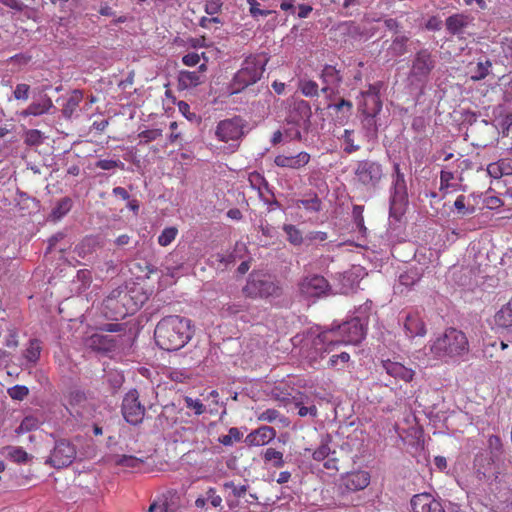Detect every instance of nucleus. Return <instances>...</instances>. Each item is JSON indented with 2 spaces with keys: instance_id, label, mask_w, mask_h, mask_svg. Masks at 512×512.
Masks as SVG:
<instances>
[{
  "instance_id": "obj_56",
  "label": "nucleus",
  "mask_w": 512,
  "mask_h": 512,
  "mask_svg": "<svg viewBox=\"0 0 512 512\" xmlns=\"http://www.w3.org/2000/svg\"><path fill=\"white\" fill-rule=\"evenodd\" d=\"M301 91L305 96L313 97L318 94V85L314 81H305L301 85Z\"/></svg>"
},
{
  "instance_id": "obj_38",
  "label": "nucleus",
  "mask_w": 512,
  "mask_h": 512,
  "mask_svg": "<svg viewBox=\"0 0 512 512\" xmlns=\"http://www.w3.org/2000/svg\"><path fill=\"white\" fill-rule=\"evenodd\" d=\"M264 459L267 462L273 461V466L276 468L283 467L285 462L283 460V454L273 448H268L264 453Z\"/></svg>"
},
{
  "instance_id": "obj_52",
  "label": "nucleus",
  "mask_w": 512,
  "mask_h": 512,
  "mask_svg": "<svg viewBox=\"0 0 512 512\" xmlns=\"http://www.w3.org/2000/svg\"><path fill=\"white\" fill-rule=\"evenodd\" d=\"M284 230L288 235V240L292 244L298 245L302 242L301 233L293 225H285Z\"/></svg>"
},
{
  "instance_id": "obj_45",
  "label": "nucleus",
  "mask_w": 512,
  "mask_h": 512,
  "mask_svg": "<svg viewBox=\"0 0 512 512\" xmlns=\"http://www.w3.org/2000/svg\"><path fill=\"white\" fill-rule=\"evenodd\" d=\"M408 41V38L406 36H398L396 37L392 45L390 47V50L392 51L393 55L395 56H401L406 51V42Z\"/></svg>"
},
{
  "instance_id": "obj_36",
  "label": "nucleus",
  "mask_w": 512,
  "mask_h": 512,
  "mask_svg": "<svg viewBox=\"0 0 512 512\" xmlns=\"http://www.w3.org/2000/svg\"><path fill=\"white\" fill-rule=\"evenodd\" d=\"M41 346L38 340H31L29 346L24 352L25 358L32 363H36L40 357Z\"/></svg>"
},
{
  "instance_id": "obj_3",
  "label": "nucleus",
  "mask_w": 512,
  "mask_h": 512,
  "mask_svg": "<svg viewBox=\"0 0 512 512\" xmlns=\"http://www.w3.org/2000/svg\"><path fill=\"white\" fill-rule=\"evenodd\" d=\"M242 291L246 297L253 299L279 298L283 294L280 281L263 271L251 272Z\"/></svg>"
},
{
  "instance_id": "obj_22",
  "label": "nucleus",
  "mask_w": 512,
  "mask_h": 512,
  "mask_svg": "<svg viewBox=\"0 0 512 512\" xmlns=\"http://www.w3.org/2000/svg\"><path fill=\"white\" fill-rule=\"evenodd\" d=\"M382 367L388 375L394 378H399L405 382H409L413 379L414 371L406 368L401 363L386 360L382 362Z\"/></svg>"
},
{
  "instance_id": "obj_53",
  "label": "nucleus",
  "mask_w": 512,
  "mask_h": 512,
  "mask_svg": "<svg viewBox=\"0 0 512 512\" xmlns=\"http://www.w3.org/2000/svg\"><path fill=\"white\" fill-rule=\"evenodd\" d=\"M96 167L103 170H112L114 168H124V163L116 160L102 159L96 162Z\"/></svg>"
},
{
  "instance_id": "obj_55",
  "label": "nucleus",
  "mask_w": 512,
  "mask_h": 512,
  "mask_svg": "<svg viewBox=\"0 0 512 512\" xmlns=\"http://www.w3.org/2000/svg\"><path fill=\"white\" fill-rule=\"evenodd\" d=\"M44 113H46V111L42 108L40 101L31 103L24 111H22L23 116H39Z\"/></svg>"
},
{
  "instance_id": "obj_47",
  "label": "nucleus",
  "mask_w": 512,
  "mask_h": 512,
  "mask_svg": "<svg viewBox=\"0 0 512 512\" xmlns=\"http://www.w3.org/2000/svg\"><path fill=\"white\" fill-rule=\"evenodd\" d=\"M363 211H364V206H362V205H354L353 206V211H352L353 219L356 224V227L361 232L366 231V227L364 225Z\"/></svg>"
},
{
  "instance_id": "obj_10",
  "label": "nucleus",
  "mask_w": 512,
  "mask_h": 512,
  "mask_svg": "<svg viewBox=\"0 0 512 512\" xmlns=\"http://www.w3.org/2000/svg\"><path fill=\"white\" fill-rule=\"evenodd\" d=\"M393 193L390 198V216L397 217L401 213L402 207L407 202V186L404 174L400 170V165L395 163L394 166Z\"/></svg>"
},
{
  "instance_id": "obj_20",
  "label": "nucleus",
  "mask_w": 512,
  "mask_h": 512,
  "mask_svg": "<svg viewBox=\"0 0 512 512\" xmlns=\"http://www.w3.org/2000/svg\"><path fill=\"white\" fill-rule=\"evenodd\" d=\"M473 18L464 14H454L446 19L447 30L454 35L465 33L466 28L472 24Z\"/></svg>"
},
{
  "instance_id": "obj_12",
  "label": "nucleus",
  "mask_w": 512,
  "mask_h": 512,
  "mask_svg": "<svg viewBox=\"0 0 512 512\" xmlns=\"http://www.w3.org/2000/svg\"><path fill=\"white\" fill-rule=\"evenodd\" d=\"M246 122L240 116L222 120L216 127L215 134L220 141L238 140L244 135Z\"/></svg>"
},
{
  "instance_id": "obj_28",
  "label": "nucleus",
  "mask_w": 512,
  "mask_h": 512,
  "mask_svg": "<svg viewBox=\"0 0 512 512\" xmlns=\"http://www.w3.org/2000/svg\"><path fill=\"white\" fill-rule=\"evenodd\" d=\"M328 331L319 333L313 340V346L316 351L330 352L332 347L339 344V341L328 339Z\"/></svg>"
},
{
  "instance_id": "obj_13",
  "label": "nucleus",
  "mask_w": 512,
  "mask_h": 512,
  "mask_svg": "<svg viewBox=\"0 0 512 512\" xmlns=\"http://www.w3.org/2000/svg\"><path fill=\"white\" fill-rule=\"evenodd\" d=\"M300 293L306 298H319L329 294L330 285L321 275H311L299 283Z\"/></svg>"
},
{
  "instance_id": "obj_43",
  "label": "nucleus",
  "mask_w": 512,
  "mask_h": 512,
  "mask_svg": "<svg viewBox=\"0 0 512 512\" xmlns=\"http://www.w3.org/2000/svg\"><path fill=\"white\" fill-rule=\"evenodd\" d=\"M298 205H302L305 209L319 212L321 210L322 202L317 194H314L313 197L309 199H301L298 201Z\"/></svg>"
},
{
  "instance_id": "obj_9",
  "label": "nucleus",
  "mask_w": 512,
  "mask_h": 512,
  "mask_svg": "<svg viewBox=\"0 0 512 512\" xmlns=\"http://www.w3.org/2000/svg\"><path fill=\"white\" fill-rule=\"evenodd\" d=\"M436 61L428 49L419 50L412 60L409 77L413 81L425 83L435 68Z\"/></svg>"
},
{
  "instance_id": "obj_11",
  "label": "nucleus",
  "mask_w": 512,
  "mask_h": 512,
  "mask_svg": "<svg viewBox=\"0 0 512 512\" xmlns=\"http://www.w3.org/2000/svg\"><path fill=\"white\" fill-rule=\"evenodd\" d=\"M311 106L303 99H295L291 104L288 116L287 124L297 127H302L306 132L311 126Z\"/></svg>"
},
{
  "instance_id": "obj_5",
  "label": "nucleus",
  "mask_w": 512,
  "mask_h": 512,
  "mask_svg": "<svg viewBox=\"0 0 512 512\" xmlns=\"http://www.w3.org/2000/svg\"><path fill=\"white\" fill-rule=\"evenodd\" d=\"M267 61L260 56L247 57L230 83V93L238 94L259 81L265 71Z\"/></svg>"
},
{
  "instance_id": "obj_64",
  "label": "nucleus",
  "mask_w": 512,
  "mask_h": 512,
  "mask_svg": "<svg viewBox=\"0 0 512 512\" xmlns=\"http://www.w3.org/2000/svg\"><path fill=\"white\" fill-rule=\"evenodd\" d=\"M350 359V356L348 353L346 352H342L340 354H337V355H333L330 359H329V366L330 367H333V368H336L337 365H338V362L340 361L342 364H345L349 361Z\"/></svg>"
},
{
  "instance_id": "obj_34",
  "label": "nucleus",
  "mask_w": 512,
  "mask_h": 512,
  "mask_svg": "<svg viewBox=\"0 0 512 512\" xmlns=\"http://www.w3.org/2000/svg\"><path fill=\"white\" fill-rule=\"evenodd\" d=\"M330 441V435H326L325 438L322 439L321 445L312 454V457L315 461H323L328 457L331 452L329 447Z\"/></svg>"
},
{
  "instance_id": "obj_49",
  "label": "nucleus",
  "mask_w": 512,
  "mask_h": 512,
  "mask_svg": "<svg viewBox=\"0 0 512 512\" xmlns=\"http://www.w3.org/2000/svg\"><path fill=\"white\" fill-rule=\"evenodd\" d=\"M353 130H344L342 138L344 139V142L346 144L344 151L348 154H351L353 152H356L360 149V147L356 144H354L353 138Z\"/></svg>"
},
{
  "instance_id": "obj_14",
  "label": "nucleus",
  "mask_w": 512,
  "mask_h": 512,
  "mask_svg": "<svg viewBox=\"0 0 512 512\" xmlns=\"http://www.w3.org/2000/svg\"><path fill=\"white\" fill-rule=\"evenodd\" d=\"M367 317L356 316L339 326L340 331L346 336V341L357 344L366 335Z\"/></svg>"
},
{
  "instance_id": "obj_31",
  "label": "nucleus",
  "mask_w": 512,
  "mask_h": 512,
  "mask_svg": "<svg viewBox=\"0 0 512 512\" xmlns=\"http://www.w3.org/2000/svg\"><path fill=\"white\" fill-rule=\"evenodd\" d=\"M7 456L18 464L28 462L32 457L22 448L18 446H7Z\"/></svg>"
},
{
  "instance_id": "obj_27",
  "label": "nucleus",
  "mask_w": 512,
  "mask_h": 512,
  "mask_svg": "<svg viewBox=\"0 0 512 512\" xmlns=\"http://www.w3.org/2000/svg\"><path fill=\"white\" fill-rule=\"evenodd\" d=\"M72 208V200L69 197H63L57 201L55 207L51 210L49 219L52 221L60 220Z\"/></svg>"
},
{
  "instance_id": "obj_7",
  "label": "nucleus",
  "mask_w": 512,
  "mask_h": 512,
  "mask_svg": "<svg viewBox=\"0 0 512 512\" xmlns=\"http://www.w3.org/2000/svg\"><path fill=\"white\" fill-rule=\"evenodd\" d=\"M76 447L67 439H59L51 451L50 456L46 459L48 464L56 469L68 467L76 459Z\"/></svg>"
},
{
  "instance_id": "obj_37",
  "label": "nucleus",
  "mask_w": 512,
  "mask_h": 512,
  "mask_svg": "<svg viewBox=\"0 0 512 512\" xmlns=\"http://www.w3.org/2000/svg\"><path fill=\"white\" fill-rule=\"evenodd\" d=\"M242 437V432L238 428L232 427L227 435L219 437L218 440L224 446H232L234 442L240 441Z\"/></svg>"
},
{
  "instance_id": "obj_61",
  "label": "nucleus",
  "mask_w": 512,
  "mask_h": 512,
  "mask_svg": "<svg viewBox=\"0 0 512 512\" xmlns=\"http://www.w3.org/2000/svg\"><path fill=\"white\" fill-rule=\"evenodd\" d=\"M86 400V395L82 390L76 389L69 393V403L71 405L80 404Z\"/></svg>"
},
{
  "instance_id": "obj_62",
  "label": "nucleus",
  "mask_w": 512,
  "mask_h": 512,
  "mask_svg": "<svg viewBox=\"0 0 512 512\" xmlns=\"http://www.w3.org/2000/svg\"><path fill=\"white\" fill-rule=\"evenodd\" d=\"M221 7V0H208L205 5V12L209 15H214L221 10Z\"/></svg>"
},
{
  "instance_id": "obj_57",
  "label": "nucleus",
  "mask_w": 512,
  "mask_h": 512,
  "mask_svg": "<svg viewBox=\"0 0 512 512\" xmlns=\"http://www.w3.org/2000/svg\"><path fill=\"white\" fill-rule=\"evenodd\" d=\"M162 135V130L160 129H148L144 130L139 134V137L144 139L145 143L156 140Z\"/></svg>"
},
{
  "instance_id": "obj_50",
  "label": "nucleus",
  "mask_w": 512,
  "mask_h": 512,
  "mask_svg": "<svg viewBox=\"0 0 512 512\" xmlns=\"http://www.w3.org/2000/svg\"><path fill=\"white\" fill-rule=\"evenodd\" d=\"M364 128L367 131L368 137H376L377 136L378 128L376 125L375 116H372L371 114H365Z\"/></svg>"
},
{
  "instance_id": "obj_33",
  "label": "nucleus",
  "mask_w": 512,
  "mask_h": 512,
  "mask_svg": "<svg viewBox=\"0 0 512 512\" xmlns=\"http://www.w3.org/2000/svg\"><path fill=\"white\" fill-rule=\"evenodd\" d=\"M488 448L490 450V460H499L503 454V444L499 436L491 435L488 439Z\"/></svg>"
},
{
  "instance_id": "obj_8",
  "label": "nucleus",
  "mask_w": 512,
  "mask_h": 512,
  "mask_svg": "<svg viewBox=\"0 0 512 512\" xmlns=\"http://www.w3.org/2000/svg\"><path fill=\"white\" fill-rule=\"evenodd\" d=\"M123 418L131 425H139L145 416V406L139 400V393L136 389L129 390L121 405Z\"/></svg>"
},
{
  "instance_id": "obj_58",
  "label": "nucleus",
  "mask_w": 512,
  "mask_h": 512,
  "mask_svg": "<svg viewBox=\"0 0 512 512\" xmlns=\"http://www.w3.org/2000/svg\"><path fill=\"white\" fill-rule=\"evenodd\" d=\"M216 261L219 262V265H223L224 268H226L228 265L235 263L237 259V255L235 253H229L227 255L223 254H216L215 256ZM220 266H218L219 268Z\"/></svg>"
},
{
  "instance_id": "obj_4",
  "label": "nucleus",
  "mask_w": 512,
  "mask_h": 512,
  "mask_svg": "<svg viewBox=\"0 0 512 512\" xmlns=\"http://www.w3.org/2000/svg\"><path fill=\"white\" fill-rule=\"evenodd\" d=\"M430 351L437 358L459 357L468 353V339L462 331L448 328L432 343Z\"/></svg>"
},
{
  "instance_id": "obj_1",
  "label": "nucleus",
  "mask_w": 512,
  "mask_h": 512,
  "mask_svg": "<svg viewBox=\"0 0 512 512\" xmlns=\"http://www.w3.org/2000/svg\"><path fill=\"white\" fill-rule=\"evenodd\" d=\"M148 300L144 289L136 284L120 285L113 289L103 300V313L112 320H122L134 314Z\"/></svg>"
},
{
  "instance_id": "obj_42",
  "label": "nucleus",
  "mask_w": 512,
  "mask_h": 512,
  "mask_svg": "<svg viewBox=\"0 0 512 512\" xmlns=\"http://www.w3.org/2000/svg\"><path fill=\"white\" fill-rule=\"evenodd\" d=\"M492 66V62L490 60H486L485 62H478L476 67V72L471 76L473 81H480L486 78L489 74V69Z\"/></svg>"
},
{
  "instance_id": "obj_26",
  "label": "nucleus",
  "mask_w": 512,
  "mask_h": 512,
  "mask_svg": "<svg viewBox=\"0 0 512 512\" xmlns=\"http://www.w3.org/2000/svg\"><path fill=\"white\" fill-rule=\"evenodd\" d=\"M474 469V476L478 481L487 480L492 471L490 461L483 456H476L474 460Z\"/></svg>"
},
{
  "instance_id": "obj_21",
  "label": "nucleus",
  "mask_w": 512,
  "mask_h": 512,
  "mask_svg": "<svg viewBox=\"0 0 512 512\" xmlns=\"http://www.w3.org/2000/svg\"><path fill=\"white\" fill-rule=\"evenodd\" d=\"M345 487L350 491H358L366 488L370 483V475L366 471L349 473L344 479Z\"/></svg>"
},
{
  "instance_id": "obj_15",
  "label": "nucleus",
  "mask_w": 512,
  "mask_h": 512,
  "mask_svg": "<svg viewBox=\"0 0 512 512\" xmlns=\"http://www.w3.org/2000/svg\"><path fill=\"white\" fill-rule=\"evenodd\" d=\"M412 512H445L442 504L430 493L416 494L410 501Z\"/></svg>"
},
{
  "instance_id": "obj_17",
  "label": "nucleus",
  "mask_w": 512,
  "mask_h": 512,
  "mask_svg": "<svg viewBox=\"0 0 512 512\" xmlns=\"http://www.w3.org/2000/svg\"><path fill=\"white\" fill-rule=\"evenodd\" d=\"M276 436V430L270 426H261L249 433L245 438L248 446H263L272 441Z\"/></svg>"
},
{
  "instance_id": "obj_63",
  "label": "nucleus",
  "mask_w": 512,
  "mask_h": 512,
  "mask_svg": "<svg viewBox=\"0 0 512 512\" xmlns=\"http://www.w3.org/2000/svg\"><path fill=\"white\" fill-rule=\"evenodd\" d=\"M186 404L187 407L192 408L195 410L196 415H201L205 411V406L202 404V402L198 399H192L187 397L186 398Z\"/></svg>"
},
{
  "instance_id": "obj_41",
  "label": "nucleus",
  "mask_w": 512,
  "mask_h": 512,
  "mask_svg": "<svg viewBox=\"0 0 512 512\" xmlns=\"http://www.w3.org/2000/svg\"><path fill=\"white\" fill-rule=\"evenodd\" d=\"M143 461L135 456L131 455H117L115 456L116 465L135 468L139 466Z\"/></svg>"
},
{
  "instance_id": "obj_60",
  "label": "nucleus",
  "mask_w": 512,
  "mask_h": 512,
  "mask_svg": "<svg viewBox=\"0 0 512 512\" xmlns=\"http://www.w3.org/2000/svg\"><path fill=\"white\" fill-rule=\"evenodd\" d=\"M280 413L276 409H267L258 415V420L265 422H273L279 417Z\"/></svg>"
},
{
  "instance_id": "obj_44",
  "label": "nucleus",
  "mask_w": 512,
  "mask_h": 512,
  "mask_svg": "<svg viewBox=\"0 0 512 512\" xmlns=\"http://www.w3.org/2000/svg\"><path fill=\"white\" fill-rule=\"evenodd\" d=\"M8 395L13 400L22 401L29 394V389L24 385H15L7 390Z\"/></svg>"
},
{
  "instance_id": "obj_59",
  "label": "nucleus",
  "mask_w": 512,
  "mask_h": 512,
  "mask_svg": "<svg viewBox=\"0 0 512 512\" xmlns=\"http://www.w3.org/2000/svg\"><path fill=\"white\" fill-rule=\"evenodd\" d=\"M224 488L231 489L234 497H237V498H240V497L244 496L245 493L247 492V486L246 485L236 486L234 484V482H232V481L225 482L224 483Z\"/></svg>"
},
{
  "instance_id": "obj_16",
  "label": "nucleus",
  "mask_w": 512,
  "mask_h": 512,
  "mask_svg": "<svg viewBox=\"0 0 512 512\" xmlns=\"http://www.w3.org/2000/svg\"><path fill=\"white\" fill-rule=\"evenodd\" d=\"M85 345L97 352H110L116 347V340L110 335L94 333L85 339Z\"/></svg>"
},
{
  "instance_id": "obj_2",
  "label": "nucleus",
  "mask_w": 512,
  "mask_h": 512,
  "mask_svg": "<svg viewBox=\"0 0 512 512\" xmlns=\"http://www.w3.org/2000/svg\"><path fill=\"white\" fill-rule=\"evenodd\" d=\"M191 321L178 315L162 318L156 325L154 338L156 344L166 351H177L192 338Z\"/></svg>"
},
{
  "instance_id": "obj_39",
  "label": "nucleus",
  "mask_w": 512,
  "mask_h": 512,
  "mask_svg": "<svg viewBox=\"0 0 512 512\" xmlns=\"http://www.w3.org/2000/svg\"><path fill=\"white\" fill-rule=\"evenodd\" d=\"M496 497L499 500L500 504L502 505V507H497L498 509L501 510V512L512 511V492L500 490Z\"/></svg>"
},
{
  "instance_id": "obj_30",
  "label": "nucleus",
  "mask_w": 512,
  "mask_h": 512,
  "mask_svg": "<svg viewBox=\"0 0 512 512\" xmlns=\"http://www.w3.org/2000/svg\"><path fill=\"white\" fill-rule=\"evenodd\" d=\"M83 99V94L80 90H74L71 96L67 99L64 107H63V115L67 118H70L76 108L79 106L80 102Z\"/></svg>"
},
{
  "instance_id": "obj_6",
  "label": "nucleus",
  "mask_w": 512,
  "mask_h": 512,
  "mask_svg": "<svg viewBox=\"0 0 512 512\" xmlns=\"http://www.w3.org/2000/svg\"><path fill=\"white\" fill-rule=\"evenodd\" d=\"M355 181L367 191H375L384 177L383 165L371 159L360 160L354 169Z\"/></svg>"
},
{
  "instance_id": "obj_40",
  "label": "nucleus",
  "mask_w": 512,
  "mask_h": 512,
  "mask_svg": "<svg viewBox=\"0 0 512 512\" xmlns=\"http://www.w3.org/2000/svg\"><path fill=\"white\" fill-rule=\"evenodd\" d=\"M178 234V230L175 227H167L165 228L158 237L159 245L165 247L171 244L172 241L176 238Z\"/></svg>"
},
{
  "instance_id": "obj_48",
  "label": "nucleus",
  "mask_w": 512,
  "mask_h": 512,
  "mask_svg": "<svg viewBox=\"0 0 512 512\" xmlns=\"http://www.w3.org/2000/svg\"><path fill=\"white\" fill-rule=\"evenodd\" d=\"M43 141V135L39 130L31 129L26 132L25 143L29 146L40 145Z\"/></svg>"
},
{
  "instance_id": "obj_32",
  "label": "nucleus",
  "mask_w": 512,
  "mask_h": 512,
  "mask_svg": "<svg viewBox=\"0 0 512 512\" xmlns=\"http://www.w3.org/2000/svg\"><path fill=\"white\" fill-rule=\"evenodd\" d=\"M248 180L250 182L251 187L259 191V196L261 198H262V192H261L262 188H265L269 193L272 194V196H274L273 192L270 190L267 180L260 173H258L256 171L250 173Z\"/></svg>"
},
{
  "instance_id": "obj_46",
  "label": "nucleus",
  "mask_w": 512,
  "mask_h": 512,
  "mask_svg": "<svg viewBox=\"0 0 512 512\" xmlns=\"http://www.w3.org/2000/svg\"><path fill=\"white\" fill-rule=\"evenodd\" d=\"M418 273L415 270L407 271L399 276V284L411 287L419 281Z\"/></svg>"
},
{
  "instance_id": "obj_19",
  "label": "nucleus",
  "mask_w": 512,
  "mask_h": 512,
  "mask_svg": "<svg viewBox=\"0 0 512 512\" xmlns=\"http://www.w3.org/2000/svg\"><path fill=\"white\" fill-rule=\"evenodd\" d=\"M321 78L325 86L322 88V92L328 94V92L333 93V88L338 87L342 82V75L340 74V70L336 69V67L332 65H325Z\"/></svg>"
},
{
  "instance_id": "obj_25",
  "label": "nucleus",
  "mask_w": 512,
  "mask_h": 512,
  "mask_svg": "<svg viewBox=\"0 0 512 512\" xmlns=\"http://www.w3.org/2000/svg\"><path fill=\"white\" fill-rule=\"evenodd\" d=\"M98 246V241L94 237H85L79 244L74 248V252L79 258L85 259L91 256Z\"/></svg>"
},
{
  "instance_id": "obj_51",
  "label": "nucleus",
  "mask_w": 512,
  "mask_h": 512,
  "mask_svg": "<svg viewBox=\"0 0 512 512\" xmlns=\"http://www.w3.org/2000/svg\"><path fill=\"white\" fill-rule=\"evenodd\" d=\"M454 207L457 209L458 213H460L463 216L472 214L475 211V208L473 206L467 207L465 205V196L464 195H459L457 197V199L454 202Z\"/></svg>"
},
{
  "instance_id": "obj_24",
  "label": "nucleus",
  "mask_w": 512,
  "mask_h": 512,
  "mask_svg": "<svg viewBox=\"0 0 512 512\" xmlns=\"http://www.w3.org/2000/svg\"><path fill=\"white\" fill-rule=\"evenodd\" d=\"M204 81L205 75H201L199 72L182 70L178 74V87L182 90L197 87Z\"/></svg>"
},
{
  "instance_id": "obj_23",
  "label": "nucleus",
  "mask_w": 512,
  "mask_h": 512,
  "mask_svg": "<svg viewBox=\"0 0 512 512\" xmlns=\"http://www.w3.org/2000/svg\"><path fill=\"white\" fill-rule=\"evenodd\" d=\"M404 328L406 334L410 338L416 336H424L426 334V328L423 320L416 313H408L404 320Z\"/></svg>"
},
{
  "instance_id": "obj_35",
  "label": "nucleus",
  "mask_w": 512,
  "mask_h": 512,
  "mask_svg": "<svg viewBox=\"0 0 512 512\" xmlns=\"http://www.w3.org/2000/svg\"><path fill=\"white\" fill-rule=\"evenodd\" d=\"M39 420L34 416H26L16 428L17 434H23L35 430L39 427Z\"/></svg>"
},
{
  "instance_id": "obj_29",
  "label": "nucleus",
  "mask_w": 512,
  "mask_h": 512,
  "mask_svg": "<svg viewBox=\"0 0 512 512\" xmlns=\"http://www.w3.org/2000/svg\"><path fill=\"white\" fill-rule=\"evenodd\" d=\"M382 109V102L377 93H367L365 98L364 114L376 116Z\"/></svg>"
},
{
  "instance_id": "obj_18",
  "label": "nucleus",
  "mask_w": 512,
  "mask_h": 512,
  "mask_svg": "<svg viewBox=\"0 0 512 512\" xmlns=\"http://www.w3.org/2000/svg\"><path fill=\"white\" fill-rule=\"evenodd\" d=\"M310 161V155L307 152H300L295 156L278 155L275 157L274 163L278 167L300 169L307 165Z\"/></svg>"
},
{
  "instance_id": "obj_54",
  "label": "nucleus",
  "mask_w": 512,
  "mask_h": 512,
  "mask_svg": "<svg viewBox=\"0 0 512 512\" xmlns=\"http://www.w3.org/2000/svg\"><path fill=\"white\" fill-rule=\"evenodd\" d=\"M30 86L25 83L18 84L13 92L16 100H27L29 98Z\"/></svg>"
}]
</instances>
